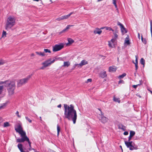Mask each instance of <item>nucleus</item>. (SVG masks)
I'll use <instances>...</instances> for the list:
<instances>
[{
    "label": "nucleus",
    "mask_w": 152,
    "mask_h": 152,
    "mask_svg": "<svg viewBox=\"0 0 152 152\" xmlns=\"http://www.w3.org/2000/svg\"><path fill=\"white\" fill-rule=\"evenodd\" d=\"M64 116L65 118H67L69 120H72L74 124L76 123L77 118V112L74 109V107L72 104L68 105L67 104H64Z\"/></svg>",
    "instance_id": "f257e3e1"
},
{
    "label": "nucleus",
    "mask_w": 152,
    "mask_h": 152,
    "mask_svg": "<svg viewBox=\"0 0 152 152\" xmlns=\"http://www.w3.org/2000/svg\"><path fill=\"white\" fill-rule=\"evenodd\" d=\"M4 83H5V86L7 87L9 95H12L14 93V90L15 88V84L14 82L8 80L4 82H1L0 84Z\"/></svg>",
    "instance_id": "f03ea898"
},
{
    "label": "nucleus",
    "mask_w": 152,
    "mask_h": 152,
    "mask_svg": "<svg viewBox=\"0 0 152 152\" xmlns=\"http://www.w3.org/2000/svg\"><path fill=\"white\" fill-rule=\"evenodd\" d=\"M15 19L14 17H9L7 20L5 26V28L7 30H9L15 24Z\"/></svg>",
    "instance_id": "7ed1b4c3"
},
{
    "label": "nucleus",
    "mask_w": 152,
    "mask_h": 152,
    "mask_svg": "<svg viewBox=\"0 0 152 152\" xmlns=\"http://www.w3.org/2000/svg\"><path fill=\"white\" fill-rule=\"evenodd\" d=\"M32 75V74L29 75L26 77L18 81H17V86L19 87L26 84L28 82Z\"/></svg>",
    "instance_id": "20e7f679"
},
{
    "label": "nucleus",
    "mask_w": 152,
    "mask_h": 152,
    "mask_svg": "<svg viewBox=\"0 0 152 152\" xmlns=\"http://www.w3.org/2000/svg\"><path fill=\"white\" fill-rule=\"evenodd\" d=\"M55 61V60L53 59L52 60L51 58H50L42 64L43 66L40 68V69H44L45 68L50 66Z\"/></svg>",
    "instance_id": "39448f33"
},
{
    "label": "nucleus",
    "mask_w": 152,
    "mask_h": 152,
    "mask_svg": "<svg viewBox=\"0 0 152 152\" xmlns=\"http://www.w3.org/2000/svg\"><path fill=\"white\" fill-rule=\"evenodd\" d=\"M17 127H15V130L17 132H18L21 135L25 134H26L25 132L23 131L21 124H18L16 125Z\"/></svg>",
    "instance_id": "423d86ee"
},
{
    "label": "nucleus",
    "mask_w": 152,
    "mask_h": 152,
    "mask_svg": "<svg viewBox=\"0 0 152 152\" xmlns=\"http://www.w3.org/2000/svg\"><path fill=\"white\" fill-rule=\"evenodd\" d=\"M64 45L63 44H61L59 45H56L53 47V51L56 52L61 50L64 48Z\"/></svg>",
    "instance_id": "0eeeda50"
},
{
    "label": "nucleus",
    "mask_w": 152,
    "mask_h": 152,
    "mask_svg": "<svg viewBox=\"0 0 152 152\" xmlns=\"http://www.w3.org/2000/svg\"><path fill=\"white\" fill-rule=\"evenodd\" d=\"M21 138L18 139L16 141L17 142H23L24 141H26L27 139H28V137L26 135V134L22 135H21Z\"/></svg>",
    "instance_id": "6e6552de"
},
{
    "label": "nucleus",
    "mask_w": 152,
    "mask_h": 152,
    "mask_svg": "<svg viewBox=\"0 0 152 152\" xmlns=\"http://www.w3.org/2000/svg\"><path fill=\"white\" fill-rule=\"evenodd\" d=\"M117 24L120 26L122 33L123 34L127 32V31L122 24L119 22H118Z\"/></svg>",
    "instance_id": "1a4fd4ad"
},
{
    "label": "nucleus",
    "mask_w": 152,
    "mask_h": 152,
    "mask_svg": "<svg viewBox=\"0 0 152 152\" xmlns=\"http://www.w3.org/2000/svg\"><path fill=\"white\" fill-rule=\"evenodd\" d=\"M99 110L101 111V117H99V120L101 121V122L103 123H105L108 120V119L106 117L104 116L102 112L100 109H99Z\"/></svg>",
    "instance_id": "9d476101"
},
{
    "label": "nucleus",
    "mask_w": 152,
    "mask_h": 152,
    "mask_svg": "<svg viewBox=\"0 0 152 152\" xmlns=\"http://www.w3.org/2000/svg\"><path fill=\"white\" fill-rule=\"evenodd\" d=\"M125 143L127 147L129 148L130 147H133V144H134L133 143L132 141L127 142L126 141H125Z\"/></svg>",
    "instance_id": "9b49d317"
},
{
    "label": "nucleus",
    "mask_w": 152,
    "mask_h": 152,
    "mask_svg": "<svg viewBox=\"0 0 152 152\" xmlns=\"http://www.w3.org/2000/svg\"><path fill=\"white\" fill-rule=\"evenodd\" d=\"M102 32V31L97 28H96L94 31V34H98L99 35Z\"/></svg>",
    "instance_id": "f8f14e48"
},
{
    "label": "nucleus",
    "mask_w": 152,
    "mask_h": 152,
    "mask_svg": "<svg viewBox=\"0 0 152 152\" xmlns=\"http://www.w3.org/2000/svg\"><path fill=\"white\" fill-rule=\"evenodd\" d=\"M117 69V68L115 66H110L109 68V72H115Z\"/></svg>",
    "instance_id": "ddd939ff"
},
{
    "label": "nucleus",
    "mask_w": 152,
    "mask_h": 152,
    "mask_svg": "<svg viewBox=\"0 0 152 152\" xmlns=\"http://www.w3.org/2000/svg\"><path fill=\"white\" fill-rule=\"evenodd\" d=\"M74 13V12H71L68 15H65L63 16H62V18L63 19V20H64V19H66L68 18L71 15H72V14Z\"/></svg>",
    "instance_id": "4468645a"
},
{
    "label": "nucleus",
    "mask_w": 152,
    "mask_h": 152,
    "mask_svg": "<svg viewBox=\"0 0 152 152\" xmlns=\"http://www.w3.org/2000/svg\"><path fill=\"white\" fill-rule=\"evenodd\" d=\"M88 63L87 61L83 60L81 61L80 63L79 64V65L80 67H81L82 66L88 64Z\"/></svg>",
    "instance_id": "2eb2a0df"
},
{
    "label": "nucleus",
    "mask_w": 152,
    "mask_h": 152,
    "mask_svg": "<svg viewBox=\"0 0 152 152\" xmlns=\"http://www.w3.org/2000/svg\"><path fill=\"white\" fill-rule=\"evenodd\" d=\"M107 75L105 71H104L103 72H101L99 75L102 78H104L106 77Z\"/></svg>",
    "instance_id": "dca6fc26"
},
{
    "label": "nucleus",
    "mask_w": 152,
    "mask_h": 152,
    "mask_svg": "<svg viewBox=\"0 0 152 152\" xmlns=\"http://www.w3.org/2000/svg\"><path fill=\"white\" fill-rule=\"evenodd\" d=\"M23 145L22 144L19 143L18 144V149L20 150L21 152H26V151H23L22 148Z\"/></svg>",
    "instance_id": "f3484780"
},
{
    "label": "nucleus",
    "mask_w": 152,
    "mask_h": 152,
    "mask_svg": "<svg viewBox=\"0 0 152 152\" xmlns=\"http://www.w3.org/2000/svg\"><path fill=\"white\" fill-rule=\"evenodd\" d=\"M70 62L67 61H65L64 63V65L62 66L64 67H68L70 65Z\"/></svg>",
    "instance_id": "a211bd4d"
},
{
    "label": "nucleus",
    "mask_w": 152,
    "mask_h": 152,
    "mask_svg": "<svg viewBox=\"0 0 152 152\" xmlns=\"http://www.w3.org/2000/svg\"><path fill=\"white\" fill-rule=\"evenodd\" d=\"M36 53L37 54L42 56H44L45 55V54L44 53H42L41 52H36Z\"/></svg>",
    "instance_id": "6ab92c4d"
},
{
    "label": "nucleus",
    "mask_w": 152,
    "mask_h": 152,
    "mask_svg": "<svg viewBox=\"0 0 152 152\" xmlns=\"http://www.w3.org/2000/svg\"><path fill=\"white\" fill-rule=\"evenodd\" d=\"M113 4H114L115 8H116V10H117V12H118V8L116 4V0H113Z\"/></svg>",
    "instance_id": "aec40b11"
},
{
    "label": "nucleus",
    "mask_w": 152,
    "mask_h": 152,
    "mask_svg": "<svg viewBox=\"0 0 152 152\" xmlns=\"http://www.w3.org/2000/svg\"><path fill=\"white\" fill-rule=\"evenodd\" d=\"M124 44L126 45H129L130 44V42L129 39H128L127 38H126Z\"/></svg>",
    "instance_id": "412c9836"
},
{
    "label": "nucleus",
    "mask_w": 152,
    "mask_h": 152,
    "mask_svg": "<svg viewBox=\"0 0 152 152\" xmlns=\"http://www.w3.org/2000/svg\"><path fill=\"white\" fill-rule=\"evenodd\" d=\"M7 104V103L6 102L4 103L3 104H0V110L3 109L4 107L6 106Z\"/></svg>",
    "instance_id": "4be33fe9"
},
{
    "label": "nucleus",
    "mask_w": 152,
    "mask_h": 152,
    "mask_svg": "<svg viewBox=\"0 0 152 152\" xmlns=\"http://www.w3.org/2000/svg\"><path fill=\"white\" fill-rule=\"evenodd\" d=\"M113 100L115 102H118L119 103L120 102V100L119 98H116L115 96L113 97Z\"/></svg>",
    "instance_id": "5701e85b"
},
{
    "label": "nucleus",
    "mask_w": 152,
    "mask_h": 152,
    "mask_svg": "<svg viewBox=\"0 0 152 152\" xmlns=\"http://www.w3.org/2000/svg\"><path fill=\"white\" fill-rule=\"evenodd\" d=\"M10 126V125L9 122H5L3 126L4 127H6Z\"/></svg>",
    "instance_id": "b1692460"
},
{
    "label": "nucleus",
    "mask_w": 152,
    "mask_h": 152,
    "mask_svg": "<svg viewBox=\"0 0 152 152\" xmlns=\"http://www.w3.org/2000/svg\"><path fill=\"white\" fill-rule=\"evenodd\" d=\"M68 43L69 44H71L73 43L74 41L70 38H68Z\"/></svg>",
    "instance_id": "393cba45"
},
{
    "label": "nucleus",
    "mask_w": 152,
    "mask_h": 152,
    "mask_svg": "<svg viewBox=\"0 0 152 152\" xmlns=\"http://www.w3.org/2000/svg\"><path fill=\"white\" fill-rule=\"evenodd\" d=\"M134 144H133V147H130V148H129V149L130 150H133L134 149L136 150L137 149V146H134Z\"/></svg>",
    "instance_id": "a878e982"
},
{
    "label": "nucleus",
    "mask_w": 152,
    "mask_h": 152,
    "mask_svg": "<svg viewBox=\"0 0 152 152\" xmlns=\"http://www.w3.org/2000/svg\"><path fill=\"white\" fill-rule=\"evenodd\" d=\"M140 62L144 66L145 61L143 58H142L141 59Z\"/></svg>",
    "instance_id": "bb28decb"
},
{
    "label": "nucleus",
    "mask_w": 152,
    "mask_h": 152,
    "mask_svg": "<svg viewBox=\"0 0 152 152\" xmlns=\"http://www.w3.org/2000/svg\"><path fill=\"white\" fill-rule=\"evenodd\" d=\"M126 75V74L125 73H124L121 75H120L118 78L119 79L123 78Z\"/></svg>",
    "instance_id": "cd10ccee"
},
{
    "label": "nucleus",
    "mask_w": 152,
    "mask_h": 152,
    "mask_svg": "<svg viewBox=\"0 0 152 152\" xmlns=\"http://www.w3.org/2000/svg\"><path fill=\"white\" fill-rule=\"evenodd\" d=\"M135 134V132L132 131H131L130 132V135L133 137Z\"/></svg>",
    "instance_id": "c85d7f7f"
},
{
    "label": "nucleus",
    "mask_w": 152,
    "mask_h": 152,
    "mask_svg": "<svg viewBox=\"0 0 152 152\" xmlns=\"http://www.w3.org/2000/svg\"><path fill=\"white\" fill-rule=\"evenodd\" d=\"M6 32L5 31H3L2 32L1 37L2 38L6 37Z\"/></svg>",
    "instance_id": "c756f323"
},
{
    "label": "nucleus",
    "mask_w": 152,
    "mask_h": 152,
    "mask_svg": "<svg viewBox=\"0 0 152 152\" xmlns=\"http://www.w3.org/2000/svg\"><path fill=\"white\" fill-rule=\"evenodd\" d=\"M57 135L58 136L60 131V128L58 124L57 125Z\"/></svg>",
    "instance_id": "7c9ffc66"
},
{
    "label": "nucleus",
    "mask_w": 152,
    "mask_h": 152,
    "mask_svg": "<svg viewBox=\"0 0 152 152\" xmlns=\"http://www.w3.org/2000/svg\"><path fill=\"white\" fill-rule=\"evenodd\" d=\"M105 29L106 30H108L109 31H114V30L112 29V28L110 27L105 26Z\"/></svg>",
    "instance_id": "2f4dec72"
},
{
    "label": "nucleus",
    "mask_w": 152,
    "mask_h": 152,
    "mask_svg": "<svg viewBox=\"0 0 152 152\" xmlns=\"http://www.w3.org/2000/svg\"><path fill=\"white\" fill-rule=\"evenodd\" d=\"M4 87L3 86H0V94H1L3 92Z\"/></svg>",
    "instance_id": "473e14b6"
},
{
    "label": "nucleus",
    "mask_w": 152,
    "mask_h": 152,
    "mask_svg": "<svg viewBox=\"0 0 152 152\" xmlns=\"http://www.w3.org/2000/svg\"><path fill=\"white\" fill-rule=\"evenodd\" d=\"M141 39L142 42L144 44H146V41L145 39H143L142 37H141Z\"/></svg>",
    "instance_id": "72a5a7b5"
},
{
    "label": "nucleus",
    "mask_w": 152,
    "mask_h": 152,
    "mask_svg": "<svg viewBox=\"0 0 152 152\" xmlns=\"http://www.w3.org/2000/svg\"><path fill=\"white\" fill-rule=\"evenodd\" d=\"M25 118L28 121L29 123H31L32 122V121L30 120L28 117L26 116L25 117Z\"/></svg>",
    "instance_id": "f704fd0d"
},
{
    "label": "nucleus",
    "mask_w": 152,
    "mask_h": 152,
    "mask_svg": "<svg viewBox=\"0 0 152 152\" xmlns=\"http://www.w3.org/2000/svg\"><path fill=\"white\" fill-rule=\"evenodd\" d=\"M44 51L45 53H50L51 52L50 50H49L48 49H44Z\"/></svg>",
    "instance_id": "c9c22d12"
},
{
    "label": "nucleus",
    "mask_w": 152,
    "mask_h": 152,
    "mask_svg": "<svg viewBox=\"0 0 152 152\" xmlns=\"http://www.w3.org/2000/svg\"><path fill=\"white\" fill-rule=\"evenodd\" d=\"M74 25H68L66 27V29H67V30L68 29H69L70 27L73 26Z\"/></svg>",
    "instance_id": "e433bc0d"
},
{
    "label": "nucleus",
    "mask_w": 152,
    "mask_h": 152,
    "mask_svg": "<svg viewBox=\"0 0 152 152\" xmlns=\"http://www.w3.org/2000/svg\"><path fill=\"white\" fill-rule=\"evenodd\" d=\"M28 143L29 145V147H31V142H30L29 138H28V139H27L26 141Z\"/></svg>",
    "instance_id": "4c0bfd02"
},
{
    "label": "nucleus",
    "mask_w": 152,
    "mask_h": 152,
    "mask_svg": "<svg viewBox=\"0 0 152 152\" xmlns=\"http://www.w3.org/2000/svg\"><path fill=\"white\" fill-rule=\"evenodd\" d=\"M113 34L114 36V39H116L118 38V36L115 33H113Z\"/></svg>",
    "instance_id": "58836bf2"
},
{
    "label": "nucleus",
    "mask_w": 152,
    "mask_h": 152,
    "mask_svg": "<svg viewBox=\"0 0 152 152\" xmlns=\"http://www.w3.org/2000/svg\"><path fill=\"white\" fill-rule=\"evenodd\" d=\"M5 62L3 60H1L0 61V65H3L4 63Z\"/></svg>",
    "instance_id": "ea45409f"
},
{
    "label": "nucleus",
    "mask_w": 152,
    "mask_h": 152,
    "mask_svg": "<svg viewBox=\"0 0 152 152\" xmlns=\"http://www.w3.org/2000/svg\"><path fill=\"white\" fill-rule=\"evenodd\" d=\"M56 20L58 21H60V20H63V19H62V17L61 16L60 17H59V18H57L56 19Z\"/></svg>",
    "instance_id": "a19ab883"
},
{
    "label": "nucleus",
    "mask_w": 152,
    "mask_h": 152,
    "mask_svg": "<svg viewBox=\"0 0 152 152\" xmlns=\"http://www.w3.org/2000/svg\"><path fill=\"white\" fill-rule=\"evenodd\" d=\"M108 45L109 47L113 48V46H112V44L110 42H109Z\"/></svg>",
    "instance_id": "79ce46f5"
},
{
    "label": "nucleus",
    "mask_w": 152,
    "mask_h": 152,
    "mask_svg": "<svg viewBox=\"0 0 152 152\" xmlns=\"http://www.w3.org/2000/svg\"><path fill=\"white\" fill-rule=\"evenodd\" d=\"M16 115H17L18 117L19 118L20 117V116L19 115V112L18 111H17L16 113Z\"/></svg>",
    "instance_id": "37998d69"
},
{
    "label": "nucleus",
    "mask_w": 152,
    "mask_h": 152,
    "mask_svg": "<svg viewBox=\"0 0 152 152\" xmlns=\"http://www.w3.org/2000/svg\"><path fill=\"white\" fill-rule=\"evenodd\" d=\"M135 70L136 72H137L138 66V64H135Z\"/></svg>",
    "instance_id": "c03bdc74"
},
{
    "label": "nucleus",
    "mask_w": 152,
    "mask_h": 152,
    "mask_svg": "<svg viewBox=\"0 0 152 152\" xmlns=\"http://www.w3.org/2000/svg\"><path fill=\"white\" fill-rule=\"evenodd\" d=\"M92 81V79H88L87 80V83L90 82Z\"/></svg>",
    "instance_id": "a18cd8bd"
},
{
    "label": "nucleus",
    "mask_w": 152,
    "mask_h": 152,
    "mask_svg": "<svg viewBox=\"0 0 152 152\" xmlns=\"http://www.w3.org/2000/svg\"><path fill=\"white\" fill-rule=\"evenodd\" d=\"M124 83V81L123 80H121L118 82V83Z\"/></svg>",
    "instance_id": "49530a36"
},
{
    "label": "nucleus",
    "mask_w": 152,
    "mask_h": 152,
    "mask_svg": "<svg viewBox=\"0 0 152 152\" xmlns=\"http://www.w3.org/2000/svg\"><path fill=\"white\" fill-rule=\"evenodd\" d=\"M132 137L131 136L129 135V137H128V141H130L131 140V139H132Z\"/></svg>",
    "instance_id": "de8ad7c7"
},
{
    "label": "nucleus",
    "mask_w": 152,
    "mask_h": 152,
    "mask_svg": "<svg viewBox=\"0 0 152 152\" xmlns=\"http://www.w3.org/2000/svg\"><path fill=\"white\" fill-rule=\"evenodd\" d=\"M124 135H127L128 134V132H125L124 133Z\"/></svg>",
    "instance_id": "09e8293b"
},
{
    "label": "nucleus",
    "mask_w": 152,
    "mask_h": 152,
    "mask_svg": "<svg viewBox=\"0 0 152 152\" xmlns=\"http://www.w3.org/2000/svg\"><path fill=\"white\" fill-rule=\"evenodd\" d=\"M132 87L135 88H136L137 87V85H133L132 86Z\"/></svg>",
    "instance_id": "8fccbe9b"
},
{
    "label": "nucleus",
    "mask_w": 152,
    "mask_h": 152,
    "mask_svg": "<svg viewBox=\"0 0 152 152\" xmlns=\"http://www.w3.org/2000/svg\"><path fill=\"white\" fill-rule=\"evenodd\" d=\"M66 31H67V29H66V28L64 29L61 32V33H63V32H64Z\"/></svg>",
    "instance_id": "3c124183"
},
{
    "label": "nucleus",
    "mask_w": 152,
    "mask_h": 152,
    "mask_svg": "<svg viewBox=\"0 0 152 152\" xmlns=\"http://www.w3.org/2000/svg\"><path fill=\"white\" fill-rule=\"evenodd\" d=\"M29 151H31L32 150H34V148H32L31 147H30V148H29Z\"/></svg>",
    "instance_id": "603ef678"
},
{
    "label": "nucleus",
    "mask_w": 152,
    "mask_h": 152,
    "mask_svg": "<svg viewBox=\"0 0 152 152\" xmlns=\"http://www.w3.org/2000/svg\"><path fill=\"white\" fill-rule=\"evenodd\" d=\"M151 28H152V20H151L150 21Z\"/></svg>",
    "instance_id": "864d4df0"
},
{
    "label": "nucleus",
    "mask_w": 152,
    "mask_h": 152,
    "mask_svg": "<svg viewBox=\"0 0 152 152\" xmlns=\"http://www.w3.org/2000/svg\"><path fill=\"white\" fill-rule=\"evenodd\" d=\"M115 39H111V42H112L113 43L115 41Z\"/></svg>",
    "instance_id": "5fc2aeb1"
},
{
    "label": "nucleus",
    "mask_w": 152,
    "mask_h": 152,
    "mask_svg": "<svg viewBox=\"0 0 152 152\" xmlns=\"http://www.w3.org/2000/svg\"><path fill=\"white\" fill-rule=\"evenodd\" d=\"M61 107V104H60L58 105V106H57V107L59 108H60Z\"/></svg>",
    "instance_id": "6e6d98bb"
},
{
    "label": "nucleus",
    "mask_w": 152,
    "mask_h": 152,
    "mask_svg": "<svg viewBox=\"0 0 152 152\" xmlns=\"http://www.w3.org/2000/svg\"><path fill=\"white\" fill-rule=\"evenodd\" d=\"M133 63L135 64H138V61H135V62H133Z\"/></svg>",
    "instance_id": "4d7b16f0"
},
{
    "label": "nucleus",
    "mask_w": 152,
    "mask_h": 152,
    "mask_svg": "<svg viewBox=\"0 0 152 152\" xmlns=\"http://www.w3.org/2000/svg\"><path fill=\"white\" fill-rule=\"evenodd\" d=\"M151 36L152 37V28H151Z\"/></svg>",
    "instance_id": "13d9d810"
},
{
    "label": "nucleus",
    "mask_w": 152,
    "mask_h": 152,
    "mask_svg": "<svg viewBox=\"0 0 152 152\" xmlns=\"http://www.w3.org/2000/svg\"><path fill=\"white\" fill-rule=\"evenodd\" d=\"M135 57H136L135 61H137V56H136Z\"/></svg>",
    "instance_id": "bf43d9fd"
},
{
    "label": "nucleus",
    "mask_w": 152,
    "mask_h": 152,
    "mask_svg": "<svg viewBox=\"0 0 152 152\" xmlns=\"http://www.w3.org/2000/svg\"><path fill=\"white\" fill-rule=\"evenodd\" d=\"M2 121V119L1 117H0V123H1Z\"/></svg>",
    "instance_id": "052dcab7"
},
{
    "label": "nucleus",
    "mask_w": 152,
    "mask_h": 152,
    "mask_svg": "<svg viewBox=\"0 0 152 152\" xmlns=\"http://www.w3.org/2000/svg\"><path fill=\"white\" fill-rule=\"evenodd\" d=\"M31 56H34V53H32L31 54Z\"/></svg>",
    "instance_id": "680f3d73"
},
{
    "label": "nucleus",
    "mask_w": 152,
    "mask_h": 152,
    "mask_svg": "<svg viewBox=\"0 0 152 152\" xmlns=\"http://www.w3.org/2000/svg\"><path fill=\"white\" fill-rule=\"evenodd\" d=\"M105 27H102L100 28V30L101 29H103L104 28H105Z\"/></svg>",
    "instance_id": "e2e57ef3"
},
{
    "label": "nucleus",
    "mask_w": 152,
    "mask_h": 152,
    "mask_svg": "<svg viewBox=\"0 0 152 152\" xmlns=\"http://www.w3.org/2000/svg\"><path fill=\"white\" fill-rule=\"evenodd\" d=\"M138 37L140 39V34L139 33H138Z\"/></svg>",
    "instance_id": "0e129e2a"
},
{
    "label": "nucleus",
    "mask_w": 152,
    "mask_h": 152,
    "mask_svg": "<svg viewBox=\"0 0 152 152\" xmlns=\"http://www.w3.org/2000/svg\"><path fill=\"white\" fill-rule=\"evenodd\" d=\"M75 66H78V67H79V64H75Z\"/></svg>",
    "instance_id": "69168bd1"
},
{
    "label": "nucleus",
    "mask_w": 152,
    "mask_h": 152,
    "mask_svg": "<svg viewBox=\"0 0 152 152\" xmlns=\"http://www.w3.org/2000/svg\"><path fill=\"white\" fill-rule=\"evenodd\" d=\"M126 38H127L128 39H129V36L127 35Z\"/></svg>",
    "instance_id": "338daca9"
},
{
    "label": "nucleus",
    "mask_w": 152,
    "mask_h": 152,
    "mask_svg": "<svg viewBox=\"0 0 152 152\" xmlns=\"http://www.w3.org/2000/svg\"><path fill=\"white\" fill-rule=\"evenodd\" d=\"M34 151L35 152H39V151L36 150L35 149H34Z\"/></svg>",
    "instance_id": "774afa93"
}]
</instances>
